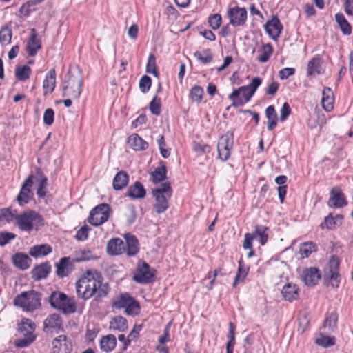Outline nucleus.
<instances>
[{
    "instance_id": "nucleus-1",
    "label": "nucleus",
    "mask_w": 353,
    "mask_h": 353,
    "mask_svg": "<svg viewBox=\"0 0 353 353\" xmlns=\"http://www.w3.org/2000/svg\"><path fill=\"white\" fill-rule=\"evenodd\" d=\"M101 274L94 270H88L82 274L75 284L77 296L88 300L95 296L98 300L108 295L110 288L107 283L103 284Z\"/></svg>"
},
{
    "instance_id": "nucleus-2",
    "label": "nucleus",
    "mask_w": 353,
    "mask_h": 353,
    "mask_svg": "<svg viewBox=\"0 0 353 353\" xmlns=\"http://www.w3.org/2000/svg\"><path fill=\"white\" fill-rule=\"evenodd\" d=\"M261 81V78L254 77L249 85L234 90L229 96L232 105L237 108L249 101Z\"/></svg>"
},
{
    "instance_id": "nucleus-3",
    "label": "nucleus",
    "mask_w": 353,
    "mask_h": 353,
    "mask_svg": "<svg viewBox=\"0 0 353 353\" xmlns=\"http://www.w3.org/2000/svg\"><path fill=\"white\" fill-rule=\"evenodd\" d=\"M152 194L155 200L153 205L155 212L159 214L165 212L169 208V200L172 194L170 183H162L159 188L153 189Z\"/></svg>"
},
{
    "instance_id": "nucleus-4",
    "label": "nucleus",
    "mask_w": 353,
    "mask_h": 353,
    "mask_svg": "<svg viewBox=\"0 0 353 353\" xmlns=\"http://www.w3.org/2000/svg\"><path fill=\"white\" fill-rule=\"evenodd\" d=\"M83 79L79 71H68L63 83L64 97L77 99L81 92Z\"/></svg>"
},
{
    "instance_id": "nucleus-5",
    "label": "nucleus",
    "mask_w": 353,
    "mask_h": 353,
    "mask_svg": "<svg viewBox=\"0 0 353 353\" xmlns=\"http://www.w3.org/2000/svg\"><path fill=\"white\" fill-rule=\"evenodd\" d=\"M19 228L22 231H31L34 227L43 225L42 217L32 210L25 211L14 216Z\"/></svg>"
},
{
    "instance_id": "nucleus-6",
    "label": "nucleus",
    "mask_w": 353,
    "mask_h": 353,
    "mask_svg": "<svg viewBox=\"0 0 353 353\" xmlns=\"http://www.w3.org/2000/svg\"><path fill=\"white\" fill-rule=\"evenodd\" d=\"M14 304L23 311H33L41 305L40 294L34 290L23 292L15 297Z\"/></svg>"
},
{
    "instance_id": "nucleus-7",
    "label": "nucleus",
    "mask_w": 353,
    "mask_h": 353,
    "mask_svg": "<svg viewBox=\"0 0 353 353\" xmlns=\"http://www.w3.org/2000/svg\"><path fill=\"white\" fill-rule=\"evenodd\" d=\"M110 212L111 209L108 204H99L90 211L88 221L92 225H101L108 221Z\"/></svg>"
},
{
    "instance_id": "nucleus-8",
    "label": "nucleus",
    "mask_w": 353,
    "mask_h": 353,
    "mask_svg": "<svg viewBox=\"0 0 353 353\" xmlns=\"http://www.w3.org/2000/svg\"><path fill=\"white\" fill-rule=\"evenodd\" d=\"M112 307L117 309H125L128 315L137 314L139 310L138 303L128 294H123L112 303Z\"/></svg>"
},
{
    "instance_id": "nucleus-9",
    "label": "nucleus",
    "mask_w": 353,
    "mask_h": 353,
    "mask_svg": "<svg viewBox=\"0 0 353 353\" xmlns=\"http://www.w3.org/2000/svg\"><path fill=\"white\" fill-rule=\"evenodd\" d=\"M233 144L234 134L232 132L228 131L220 137L217 143V152L221 161H226L230 158Z\"/></svg>"
},
{
    "instance_id": "nucleus-10",
    "label": "nucleus",
    "mask_w": 353,
    "mask_h": 353,
    "mask_svg": "<svg viewBox=\"0 0 353 353\" xmlns=\"http://www.w3.org/2000/svg\"><path fill=\"white\" fill-rule=\"evenodd\" d=\"M133 279L139 283H149L154 280V271L147 263L142 262L138 265Z\"/></svg>"
},
{
    "instance_id": "nucleus-11",
    "label": "nucleus",
    "mask_w": 353,
    "mask_h": 353,
    "mask_svg": "<svg viewBox=\"0 0 353 353\" xmlns=\"http://www.w3.org/2000/svg\"><path fill=\"white\" fill-rule=\"evenodd\" d=\"M52 353H71L72 343L65 335H59L52 341Z\"/></svg>"
},
{
    "instance_id": "nucleus-12",
    "label": "nucleus",
    "mask_w": 353,
    "mask_h": 353,
    "mask_svg": "<svg viewBox=\"0 0 353 353\" xmlns=\"http://www.w3.org/2000/svg\"><path fill=\"white\" fill-rule=\"evenodd\" d=\"M230 23L234 26H243L247 19V11L245 8L236 6L228 10Z\"/></svg>"
},
{
    "instance_id": "nucleus-13",
    "label": "nucleus",
    "mask_w": 353,
    "mask_h": 353,
    "mask_svg": "<svg viewBox=\"0 0 353 353\" xmlns=\"http://www.w3.org/2000/svg\"><path fill=\"white\" fill-rule=\"evenodd\" d=\"M33 175H30L24 181L20 192L17 196V200L20 205H23L28 203L32 199L33 193L30 190V188L33 184Z\"/></svg>"
},
{
    "instance_id": "nucleus-14",
    "label": "nucleus",
    "mask_w": 353,
    "mask_h": 353,
    "mask_svg": "<svg viewBox=\"0 0 353 353\" xmlns=\"http://www.w3.org/2000/svg\"><path fill=\"white\" fill-rule=\"evenodd\" d=\"M321 277L320 270L315 267L305 268L301 274V280L307 286L316 285Z\"/></svg>"
},
{
    "instance_id": "nucleus-15",
    "label": "nucleus",
    "mask_w": 353,
    "mask_h": 353,
    "mask_svg": "<svg viewBox=\"0 0 353 353\" xmlns=\"http://www.w3.org/2000/svg\"><path fill=\"white\" fill-rule=\"evenodd\" d=\"M264 27L269 37L274 41L278 39L283 30V26L276 16L268 21Z\"/></svg>"
},
{
    "instance_id": "nucleus-16",
    "label": "nucleus",
    "mask_w": 353,
    "mask_h": 353,
    "mask_svg": "<svg viewBox=\"0 0 353 353\" xmlns=\"http://www.w3.org/2000/svg\"><path fill=\"white\" fill-rule=\"evenodd\" d=\"M347 205L344 194L339 188L334 187L330 192V197L327 201V205L331 208H339Z\"/></svg>"
},
{
    "instance_id": "nucleus-17",
    "label": "nucleus",
    "mask_w": 353,
    "mask_h": 353,
    "mask_svg": "<svg viewBox=\"0 0 353 353\" xmlns=\"http://www.w3.org/2000/svg\"><path fill=\"white\" fill-rule=\"evenodd\" d=\"M31 34L26 46V51L28 54L33 57L41 48V41L37 38V31L34 28L30 30Z\"/></svg>"
},
{
    "instance_id": "nucleus-18",
    "label": "nucleus",
    "mask_w": 353,
    "mask_h": 353,
    "mask_svg": "<svg viewBox=\"0 0 353 353\" xmlns=\"http://www.w3.org/2000/svg\"><path fill=\"white\" fill-rule=\"evenodd\" d=\"M74 261H70V257L61 258L56 264V273L60 278L67 276L71 272Z\"/></svg>"
},
{
    "instance_id": "nucleus-19",
    "label": "nucleus",
    "mask_w": 353,
    "mask_h": 353,
    "mask_svg": "<svg viewBox=\"0 0 353 353\" xmlns=\"http://www.w3.org/2000/svg\"><path fill=\"white\" fill-rule=\"evenodd\" d=\"M44 329L48 331H55L58 332L62 327V320L61 316L57 314L49 315L43 322Z\"/></svg>"
},
{
    "instance_id": "nucleus-20",
    "label": "nucleus",
    "mask_w": 353,
    "mask_h": 353,
    "mask_svg": "<svg viewBox=\"0 0 353 353\" xmlns=\"http://www.w3.org/2000/svg\"><path fill=\"white\" fill-rule=\"evenodd\" d=\"M125 251V242L119 238L112 239L107 244V252L111 255H119Z\"/></svg>"
},
{
    "instance_id": "nucleus-21",
    "label": "nucleus",
    "mask_w": 353,
    "mask_h": 353,
    "mask_svg": "<svg viewBox=\"0 0 353 353\" xmlns=\"http://www.w3.org/2000/svg\"><path fill=\"white\" fill-rule=\"evenodd\" d=\"M125 253L128 256H134L136 255L139 250V244L137 239L135 236L130 234H126L125 236Z\"/></svg>"
},
{
    "instance_id": "nucleus-22",
    "label": "nucleus",
    "mask_w": 353,
    "mask_h": 353,
    "mask_svg": "<svg viewBox=\"0 0 353 353\" xmlns=\"http://www.w3.org/2000/svg\"><path fill=\"white\" fill-rule=\"evenodd\" d=\"M50 270L51 266L48 263H42L40 265L35 266L32 270V277L35 281H39L45 279L50 273Z\"/></svg>"
},
{
    "instance_id": "nucleus-23",
    "label": "nucleus",
    "mask_w": 353,
    "mask_h": 353,
    "mask_svg": "<svg viewBox=\"0 0 353 353\" xmlns=\"http://www.w3.org/2000/svg\"><path fill=\"white\" fill-rule=\"evenodd\" d=\"M327 117L323 112H312L308 118L307 124L310 128L321 127L326 122Z\"/></svg>"
},
{
    "instance_id": "nucleus-24",
    "label": "nucleus",
    "mask_w": 353,
    "mask_h": 353,
    "mask_svg": "<svg viewBox=\"0 0 353 353\" xmlns=\"http://www.w3.org/2000/svg\"><path fill=\"white\" fill-rule=\"evenodd\" d=\"M145 194L143 185L139 181H136L128 188L126 196L132 199H143L145 196Z\"/></svg>"
},
{
    "instance_id": "nucleus-25",
    "label": "nucleus",
    "mask_w": 353,
    "mask_h": 353,
    "mask_svg": "<svg viewBox=\"0 0 353 353\" xmlns=\"http://www.w3.org/2000/svg\"><path fill=\"white\" fill-rule=\"evenodd\" d=\"M128 143L137 151L144 150L148 148V143L137 134H131L128 139Z\"/></svg>"
},
{
    "instance_id": "nucleus-26",
    "label": "nucleus",
    "mask_w": 353,
    "mask_h": 353,
    "mask_svg": "<svg viewBox=\"0 0 353 353\" xmlns=\"http://www.w3.org/2000/svg\"><path fill=\"white\" fill-rule=\"evenodd\" d=\"M299 288L296 284L288 283L282 289L281 293L284 299L288 301H292L298 298Z\"/></svg>"
},
{
    "instance_id": "nucleus-27",
    "label": "nucleus",
    "mask_w": 353,
    "mask_h": 353,
    "mask_svg": "<svg viewBox=\"0 0 353 353\" xmlns=\"http://www.w3.org/2000/svg\"><path fill=\"white\" fill-rule=\"evenodd\" d=\"M129 181V176L125 171H119L114 177L112 186L115 190H120L124 188Z\"/></svg>"
},
{
    "instance_id": "nucleus-28",
    "label": "nucleus",
    "mask_w": 353,
    "mask_h": 353,
    "mask_svg": "<svg viewBox=\"0 0 353 353\" xmlns=\"http://www.w3.org/2000/svg\"><path fill=\"white\" fill-rule=\"evenodd\" d=\"M12 261L16 267L21 270H26L29 268L31 259L23 253H17L12 256Z\"/></svg>"
},
{
    "instance_id": "nucleus-29",
    "label": "nucleus",
    "mask_w": 353,
    "mask_h": 353,
    "mask_svg": "<svg viewBox=\"0 0 353 353\" xmlns=\"http://www.w3.org/2000/svg\"><path fill=\"white\" fill-rule=\"evenodd\" d=\"M117 345L116 337L113 334H108L103 336L100 341L101 349L105 352L112 351Z\"/></svg>"
},
{
    "instance_id": "nucleus-30",
    "label": "nucleus",
    "mask_w": 353,
    "mask_h": 353,
    "mask_svg": "<svg viewBox=\"0 0 353 353\" xmlns=\"http://www.w3.org/2000/svg\"><path fill=\"white\" fill-rule=\"evenodd\" d=\"M56 84V72L54 69H51L46 76L43 81V88L45 93L52 92Z\"/></svg>"
},
{
    "instance_id": "nucleus-31",
    "label": "nucleus",
    "mask_w": 353,
    "mask_h": 353,
    "mask_svg": "<svg viewBox=\"0 0 353 353\" xmlns=\"http://www.w3.org/2000/svg\"><path fill=\"white\" fill-rule=\"evenodd\" d=\"M110 329L113 331L125 332L128 329L127 320L121 316L114 317L110 322Z\"/></svg>"
},
{
    "instance_id": "nucleus-32",
    "label": "nucleus",
    "mask_w": 353,
    "mask_h": 353,
    "mask_svg": "<svg viewBox=\"0 0 353 353\" xmlns=\"http://www.w3.org/2000/svg\"><path fill=\"white\" fill-rule=\"evenodd\" d=\"M321 103L324 110H332L333 109L334 95L330 88H324L323 91Z\"/></svg>"
},
{
    "instance_id": "nucleus-33",
    "label": "nucleus",
    "mask_w": 353,
    "mask_h": 353,
    "mask_svg": "<svg viewBox=\"0 0 353 353\" xmlns=\"http://www.w3.org/2000/svg\"><path fill=\"white\" fill-rule=\"evenodd\" d=\"M58 309L62 310L64 314L74 313L76 311V303L74 298L69 297L65 294Z\"/></svg>"
},
{
    "instance_id": "nucleus-34",
    "label": "nucleus",
    "mask_w": 353,
    "mask_h": 353,
    "mask_svg": "<svg viewBox=\"0 0 353 353\" xmlns=\"http://www.w3.org/2000/svg\"><path fill=\"white\" fill-rule=\"evenodd\" d=\"M52 252V248L47 244L37 245L30 248L29 254L33 257L46 256Z\"/></svg>"
},
{
    "instance_id": "nucleus-35",
    "label": "nucleus",
    "mask_w": 353,
    "mask_h": 353,
    "mask_svg": "<svg viewBox=\"0 0 353 353\" xmlns=\"http://www.w3.org/2000/svg\"><path fill=\"white\" fill-rule=\"evenodd\" d=\"M322 59L320 57L312 58L307 63V74L314 76L321 73Z\"/></svg>"
},
{
    "instance_id": "nucleus-36",
    "label": "nucleus",
    "mask_w": 353,
    "mask_h": 353,
    "mask_svg": "<svg viewBox=\"0 0 353 353\" xmlns=\"http://www.w3.org/2000/svg\"><path fill=\"white\" fill-rule=\"evenodd\" d=\"M335 19L343 34L349 35L351 34V26L342 13L336 14Z\"/></svg>"
},
{
    "instance_id": "nucleus-37",
    "label": "nucleus",
    "mask_w": 353,
    "mask_h": 353,
    "mask_svg": "<svg viewBox=\"0 0 353 353\" xmlns=\"http://www.w3.org/2000/svg\"><path fill=\"white\" fill-rule=\"evenodd\" d=\"M342 219V215L338 214L334 217L332 216L331 214H330L325 218L324 222H323L320 225V226L322 229L326 228L329 230H332L335 228V226L338 224L339 222L341 223Z\"/></svg>"
},
{
    "instance_id": "nucleus-38",
    "label": "nucleus",
    "mask_w": 353,
    "mask_h": 353,
    "mask_svg": "<svg viewBox=\"0 0 353 353\" xmlns=\"http://www.w3.org/2000/svg\"><path fill=\"white\" fill-rule=\"evenodd\" d=\"M31 68L28 65L17 66L15 69V77L17 80L25 81L30 78Z\"/></svg>"
},
{
    "instance_id": "nucleus-39",
    "label": "nucleus",
    "mask_w": 353,
    "mask_h": 353,
    "mask_svg": "<svg viewBox=\"0 0 353 353\" xmlns=\"http://www.w3.org/2000/svg\"><path fill=\"white\" fill-rule=\"evenodd\" d=\"M260 54L257 57V60L261 63H265L268 61L273 52V49L270 43L264 44L259 50Z\"/></svg>"
},
{
    "instance_id": "nucleus-40",
    "label": "nucleus",
    "mask_w": 353,
    "mask_h": 353,
    "mask_svg": "<svg viewBox=\"0 0 353 353\" xmlns=\"http://www.w3.org/2000/svg\"><path fill=\"white\" fill-rule=\"evenodd\" d=\"M268 230V228L263 225H257L255 227L254 233V238H258L261 245H264L267 241L268 235L266 232Z\"/></svg>"
},
{
    "instance_id": "nucleus-41",
    "label": "nucleus",
    "mask_w": 353,
    "mask_h": 353,
    "mask_svg": "<svg viewBox=\"0 0 353 353\" xmlns=\"http://www.w3.org/2000/svg\"><path fill=\"white\" fill-rule=\"evenodd\" d=\"M65 294L60 291H54L51 293L48 298V301L50 305L58 309L60 304L61 303L63 299L65 298Z\"/></svg>"
},
{
    "instance_id": "nucleus-42",
    "label": "nucleus",
    "mask_w": 353,
    "mask_h": 353,
    "mask_svg": "<svg viewBox=\"0 0 353 353\" xmlns=\"http://www.w3.org/2000/svg\"><path fill=\"white\" fill-rule=\"evenodd\" d=\"M152 180L154 183H157L163 181L166 178V167L162 165L161 167L157 168L151 173Z\"/></svg>"
},
{
    "instance_id": "nucleus-43",
    "label": "nucleus",
    "mask_w": 353,
    "mask_h": 353,
    "mask_svg": "<svg viewBox=\"0 0 353 353\" xmlns=\"http://www.w3.org/2000/svg\"><path fill=\"white\" fill-rule=\"evenodd\" d=\"M314 251H316V245L312 242H305L300 245L299 253L302 258L308 257Z\"/></svg>"
},
{
    "instance_id": "nucleus-44",
    "label": "nucleus",
    "mask_w": 353,
    "mask_h": 353,
    "mask_svg": "<svg viewBox=\"0 0 353 353\" xmlns=\"http://www.w3.org/2000/svg\"><path fill=\"white\" fill-rule=\"evenodd\" d=\"M35 339V335L32 332H28L25 334L24 339H19L15 341L14 344L17 347H26L30 345Z\"/></svg>"
},
{
    "instance_id": "nucleus-45",
    "label": "nucleus",
    "mask_w": 353,
    "mask_h": 353,
    "mask_svg": "<svg viewBox=\"0 0 353 353\" xmlns=\"http://www.w3.org/2000/svg\"><path fill=\"white\" fill-rule=\"evenodd\" d=\"M337 321V314L335 312H332L326 316L323 323V326L324 327L327 328L329 331H333L336 327Z\"/></svg>"
},
{
    "instance_id": "nucleus-46",
    "label": "nucleus",
    "mask_w": 353,
    "mask_h": 353,
    "mask_svg": "<svg viewBox=\"0 0 353 353\" xmlns=\"http://www.w3.org/2000/svg\"><path fill=\"white\" fill-rule=\"evenodd\" d=\"M12 36V30L8 26L3 27L0 30V43L2 46L10 43Z\"/></svg>"
},
{
    "instance_id": "nucleus-47",
    "label": "nucleus",
    "mask_w": 353,
    "mask_h": 353,
    "mask_svg": "<svg viewBox=\"0 0 353 353\" xmlns=\"http://www.w3.org/2000/svg\"><path fill=\"white\" fill-rule=\"evenodd\" d=\"M248 269L244 268L241 261H239V268L233 282V287L239 283L243 282L248 274Z\"/></svg>"
},
{
    "instance_id": "nucleus-48",
    "label": "nucleus",
    "mask_w": 353,
    "mask_h": 353,
    "mask_svg": "<svg viewBox=\"0 0 353 353\" xmlns=\"http://www.w3.org/2000/svg\"><path fill=\"white\" fill-rule=\"evenodd\" d=\"M146 72L154 74L155 77H158L159 75V72L156 65L155 56L153 54L149 55L146 65Z\"/></svg>"
},
{
    "instance_id": "nucleus-49",
    "label": "nucleus",
    "mask_w": 353,
    "mask_h": 353,
    "mask_svg": "<svg viewBox=\"0 0 353 353\" xmlns=\"http://www.w3.org/2000/svg\"><path fill=\"white\" fill-rule=\"evenodd\" d=\"M268 119L267 128L269 131L272 130L276 125L278 116L276 112H265Z\"/></svg>"
},
{
    "instance_id": "nucleus-50",
    "label": "nucleus",
    "mask_w": 353,
    "mask_h": 353,
    "mask_svg": "<svg viewBox=\"0 0 353 353\" xmlns=\"http://www.w3.org/2000/svg\"><path fill=\"white\" fill-rule=\"evenodd\" d=\"M194 56L199 61L205 64L210 63L212 60V55L210 50L203 51V54L201 52L197 51L194 52Z\"/></svg>"
},
{
    "instance_id": "nucleus-51",
    "label": "nucleus",
    "mask_w": 353,
    "mask_h": 353,
    "mask_svg": "<svg viewBox=\"0 0 353 353\" xmlns=\"http://www.w3.org/2000/svg\"><path fill=\"white\" fill-rule=\"evenodd\" d=\"M92 253L88 250L80 251L76 254V258L73 259L74 262H81L84 261H89L94 259Z\"/></svg>"
},
{
    "instance_id": "nucleus-52",
    "label": "nucleus",
    "mask_w": 353,
    "mask_h": 353,
    "mask_svg": "<svg viewBox=\"0 0 353 353\" xmlns=\"http://www.w3.org/2000/svg\"><path fill=\"white\" fill-rule=\"evenodd\" d=\"M340 275L338 272H329V274L325 276L326 281H329L332 288H337L339 284Z\"/></svg>"
},
{
    "instance_id": "nucleus-53",
    "label": "nucleus",
    "mask_w": 353,
    "mask_h": 353,
    "mask_svg": "<svg viewBox=\"0 0 353 353\" xmlns=\"http://www.w3.org/2000/svg\"><path fill=\"white\" fill-rule=\"evenodd\" d=\"M125 216L126 219V222L128 225H131L135 221L137 214L135 208L132 205H130L127 207Z\"/></svg>"
},
{
    "instance_id": "nucleus-54",
    "label": "nucleus",
    "mask_w": 353,
    "mask_h": 353,
    "mask_svg": "<svg viewBox=\"0 0 353 353\" xmlns=\"http://www.w3.org/2000/svg\"><path fill=\"white\" fill-rule=\"evenodd\" d=\"M17 215L15 214V211L12 212L9 209H1L0 210V221H5L6 222H10L14 220V216Z\"/></svg>"
},
{
    "instance_id": "nucleus-55",
    "label": "nucleus",
    "mask_w": 353,
    "mask_h": 353,
    "mask_svg": "<svg viewBox=\"0 0 353 353\" xmlns=\"http://www.w3.org/2000/svg\"><path fill=\"white\" fill-rule=\"evenodd\" d=\"M316 343L324 347L332 346L334 344V338L326 336H322L315 341Z\"/></svg>"
},
{
    "instance_id": "nucleus-56",
    "label": "nucleus",
    "mask_w": 353,
    "mask_h": 353,
    "mask_svg": "<svg viewBox=\"0 0 353 353\" xmlns=\"http://www.w3.org/2000/svg\"><path fill=\"white\" fill-rule=\"evenodd\" d=\"M151 84V79L148 76L144 75L139 81V88L142 92L145 93L150 90Z\"/></svg>"
},
{
    "instance_id": "nucleus-57",
    "label": "nucleus",
    "mask_w": 353,
    "mask_h": 353,
    "mask_svg": "<svg viewBox=\"0 0 353 353\" xmlns=\"http://www.w3.org/2000/svg\"><path fill=\"white\" fill-rule=\"evenodd\" d=\"M209 26L214 30L218 29L221 23V16L219 14H214L209 17Z\"/></svg>"
},
{
    "instance_id": "nucleus-58",
    "label": "nucleus",
    "mask_w": 353,
    "mask_h": 353,
    "mask_svg": "<svg viewBox=\"0 0 353 353\" xmlns=\"http://www.w3.org/2000/svg\"><path fill=\"white\" fill-rule=\"evenodd\" d=\"M203 90L201 86H194L190 91V97L195 101H200L202 99Z\"/></svg>"
},
{
    "instance_id": "nucleus-59",
    "label": "nucleus",
    "mask_w": 353,
    "mask_h": 353,
    "mask_svg": "<svg viewBox=\"0 0 353 353\" xmlns=\"http://www.w3.org/2000/svg\"><path fill=\"white\" fill-rule=\"evenodd\" d=\"M16 235L9 232H0V245L3 246L14 239Z\"/></svg>"
},
{
    "instance_id": "nucleus-60",
    "label": "nucleus",
    "mask_w": 353,
    "mask_h": 353,
    "mask_svg": "<svg viewBox=\"0 0 353 353\" xmlns=\"http://www.w3.org/2000/svg\"><path fill=\"white\" fill-rule=\"evenodd\" d=\"M157 142L159 144V150H160V153H161V156L163 158H168L170 154V152L169 149L165 148L166 143H165L163 136H160L159 139L157 140Z\"/></svg>"
},
{
    "instance_id": "nucleus-61",
    "label": "nucleus",
    "mask_w": 353,
    "mask_h": 353,
    "mask_svg": "<svg viewBox=\"0 0 353 353\" xmlns=\"http://www.w3.org/2000/svg\"><path fill=\"white\" fill-rule=\"evenodd\" d=\"M34 10V6L30 1L24 3L19 9L21 16L28 17L32 11Z\"/></svg>"
},
{
    "instance_id": "nucleus-62",
    "label": "nucleus",
    "mask_w": 353,
    "mask_h": 353,
    "mask_svg": "<svg viewBox=\"0 0 353 353\" xmlns=\"http://www.w3.org/2000/svg\"><path fill=\"white\" fill-rule=\"evenodd\" d=\"M90 228L88 225H84L81 227L77 232L75 235V238L79 241H85L88 239V232Z\"/></svg>"
},
{
    "instance_id": "nucleus-63",
    "label": "nucleus",
    "mask_w": 353,
    "mask_h": 353,
    "mask_svg": "<svg viewBox=\"0 0 353 353\" xmlns=\"http://www.w3.org/2000/svg\"><path fill=\"white\" fill-rule=\"evenodd\" d=\"M254 239V236L250 233H246L245 234V239L243 243V247L245 250L252 249V240Z\"/></svg>"
},
{
    "instance_id": "nucleus-64",
    "label": "nucleus",
    "mask_w": 353,
    "mask_h": 353,
    "mask_svg": "<svg viewBox=\"0 0 353 353\" xmlns=\"http://www.w3.org/2000/svg\"><path fill=\"white\" fill-rule=\"evenodd\" d=\"M194 150L199 154L208 153L210 152V147L206 144L201 143H194L193 145Z\"/></svg>"
}]
</instances>
